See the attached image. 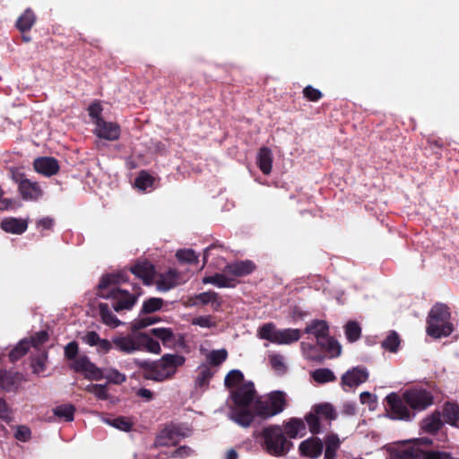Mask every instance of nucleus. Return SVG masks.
Listing matches in <instances>:
<instances>
[{
	"mask_svg": "<svg viewBox=\"0 0 459 459\" xmlns=\"http://www.w3.org/2000/svg\"><path fill=\"white\" fill-rule=\"evenodd\" d=\"M368 371L364 367H354L347 370L341 377L343 387L355 388L368 379Z\"/></svg>",
	"mask_w": 459,
	"mask_h": 459,
	"instance_id": "nucleus-12",
	"label": "nucleus"
},
{
	"mask_svg": "<svg viewBox=\"0 0 459 459\" xmlns=\"http://www.w3.org/2000/svg\"><path fill=\"white\" fill-rule=\"evenodd\" d=\"M385 401L387 403V417L391 420L410 421L414 418L415 415L408 410L403 399L397 394H388Z\"/></svg>",
	"mask_w": 459,
	"mask_h": 459,
	"instance_id": "nucleus-9",
	"label": "nucleus"
},
{
	"mask_svg": "<svg viewBox=\"0 0 459 459\" xmlns=\"http://www.w3.org/2000/svg\"><path fill=\"white\" fill-rule=\"evenodd\" d=\"M101 338L99 336V334L96 333V332H88L83 337H82V341L91 345V346H97V344L99 343L100 340Z\"/></svg>",
	"mask_w": 459,
	"mask_h": 459,
	"instance_id": "nucleus-63",
	"label": "nucleus"
},
{
	"mask_svg": "<svg viewBox=\"0 0 459 459\" xmlns=\"http://www.w3.org/2000/svg\"><path fill=\"white\" fill-rule=\"evenodd\" d=\"M400 344L399 336L396 333H391L383 342V347L390 351H395Z\"/></svg>",
	"mask_w": 459,
	"mask_h": 459,
	"instance_id": "nucleus-47",
	"label": "nucleus"
},
{
	"mask_svg": "<svg viewBox=\"0 0 459 459\" xmlns=\"http://www.w3.org/2000/svg\"><path fill=\"white\" fill-rule=\"evenodd\" d=\"M162 299L159 298H151L143 303V311L152 313L159 310L162 306Z\"/></svg>",
	"mask_w": 459,
	"mask_h": 459,
	"instance_id": "nucleus-46",
	"label": "nucleus"
},
{
	"mask_svg": "<svg viewBox=\"0 0 459 459\" xmlns=\"http://www.w3.org/2000/svg\"><path fill=\"white\" fill-rule=\"evenodd\" d=\"M78 353V344L75 342H69L65 347V356L69 359H75Z\"/></svg>",
	"mask_w": 459,
	"mask_h": 459,
	"instance_id": "nucleus-60",
	"label": "nucleus"
},
{
	"mask_svg": "<svg viewBox=\"0 0 459 459\" xmlns=\"http://www.w3.org/2000/svg\"><path fill=\"white\" fill-rule=\"evenodd\" d=\"M36 22V15L30 8L26 9L24 13L17 19L16 27L22 32L30 30Z\"/></svg>",
	"mask_w": 459,
	"mask_h": 459,
	"instance_id": "nucleus-26",
	"label": "nucleus"
},
{
	"mask_svg": "<svg viewBox=\"0 0 459 459\" xmlns=\"http://www.w3.org/2000/svg\"><path fill=\"white\" fill-rule=\"evenodd\" d=\"M151 333L159 338L163 342V344L171 343L174 340L173 332L169 328H153L152 329Z\"/></svg>",
	"mask_w": 459,
	"mask_h": 459,
	"instance_id": "nucleus-45",
	"label": "nucleus"
},
{
	"mask_svg": "<svg viewBox=\"0 0 459 459\" xmlns=\"http://www.w3.org/2000/svg\"><path fill=\"white\" fill-rule=\"evenodd\" d=\"M132 273L142 279L147 285L151 284L154 276L153 265L146 261L137 263L131 268Z\"/></svg>",
	"mask_w": 459,
	"mask_h": 459,
	"instance_id": "nucleus-21",
	"label": "nucleus"
},
{
	"mask_svg": "<svg viewBox=\"0 0 459 459\" xmlns=\"http://www.w3.org/2000/svg\"><path fill=\"white\" fill-rule=\"evenodd\" d=\"M443 417L446 420V422L455 426L459 427L457 422L459 420V405L453 403H446L443 407Z\"/></svg>",
	"mask_w": 459,
	"mask_h": 459,
	"instance_id": "nucleus-29",
	"label": "nucleus"
},
{
	"mask_svg": "<svg viewBox=\"0 0 459 459\" xmlns=\"http://www.w3.org/2000/svg\"><path fill=\"white\" fill-rule=\"evenodd\" d=\"M93 133L98 138L117 141L120 137L121 129L119 125L115 122L98 119Z\"/></svg>",
	"mask_w": 459,
	"mask_h": 459,
	"instance_id": "nucleus-11",
	"label": "nucleus"
},
{
	"mask_svg": "<svg viewBox=\"0 0 459 459\" xmlns=\"http://www.w3.org/2000/svg\"><path fill=\"white\" fill-rule=\"evenodd\" d=\"M27 227V221L22 219L8 218L1 222L3 230L13 234H21L26 230Z\"/></svg>",
	"mask_w": 459,
	"mask_h": 459,
	"instance_id": "nucleus-24",
	"label": "nucleus"
},
{
	"mask_svg": "<svg viewBox=\"0 0 459 459\" xmlns=\"http://www.w3.org/2000/svg\"><path fill=\"white\" fill-rule=\"evenodd\" d=\"M390 459H420L422 450L416 446L397 445L388 448Z\"/></svg>",
	"mask_w": 459,
	"mask_h": 459,
	"instance_id": "nucleus-16",
	"label": "nucleus"
},
{
	"mask_svg": "<svg viewBox=\"0 0 459 459\" xmlns=\"http://www.w3.org/2000/svg\"><path fill=\"white\" fill-rule=\"evenodd\" d=\"M263 437L267 451L273 455L286 454L290 446L280 426H270L263 430Z\"/></svg>",
	"mask_w": 459,
	"mask_h": 459,
	"instance_id": "nucleus-7",
	"label": "nucleus"
},
{
	"mask_svg": "<svg viewBox=\"0 0 459 459\" xmlns=\"http://www.w3.org/2000/svg\"><path fill=\"white\" fill-rule=\"evenodd\" d=\"M204 283H212L220 288L233 287V278L226 273V268L222 273H217L213 276L205 277L203 279Z\"/></svg>",
	"mask_w": 459,
	"mask_h": 459,
	"instance_id": "nucleus-28",
	"label": "nucleus"
},
{
	"mask_svg": "<svg viewBox=\"0 0 459 459\" xmlns=\"http://www.w3.org/2000/svg\"><path fill=\"white\" fill-rule=\"evenodd\" d=\"M48 333L46 331H40L28 340L30 341V343L31 346L37 348L39 345L46 342L48 341Z\"/></svg>",
	"mask_w": 459,
	"mask_h": 459,
	"instance_id": "nucleus-54",
	"label": "nucleus"
},
{
	"mask_svg": "<svg viewBox=\"0 0 459 459\" xmlns=\"http://www.w3.org/2000/svg\"><path fill=\"white\" fill-rule=\"evenodd\" d=\"M269 363L272 368L278 375H284L288 370V365L283 355L280 353H272L269 355Z\"/></svg>",
	"mask_w": 459,
	"mask_h": 459,
	"instance_id": "nucleus-32",
	"label": "nucleus"
},
{
	"mask_svg": "<svg viewBox=\"0 0 459 459\" xmlns=\"http://www.w3.org/2000/svg\"><path fill=\"white\" fill-rule=\"evenodd\" d=\"M345 335L347 339L353 342L359 339L361 334V327L355 321H349L344 326Z\"/></svg>",
	"mask_w": 459,
	"mask_h": 459,
	"instance_id": "nucleus-42",
	"label": "nucleus"
},
{
	"mask_svg": "<svg viewBox=\"0 0 459 459\" xmlns=\"http://www.w3.org/2000/svg\"><path fill=\"white\" fill-rule=\"evenodd\" d=\"M325 459H334L336 451L341 445L339 437L335 434L327 436L325 438Z\"/></svg>",
	"mask_w": 459,
	"mask_h": 459,
	"instance_id": "nucleus-34",
	"label": "nucleus"
},
{
	"mask_svg": "<svg viewBox=\"0 0 459 459\" xmlns=\"http://www.w3.org/2000/svg\"><path fill=\"white\" fill-rule=\"evenodd\" d=\"M192 324L204 328L216 326V322L211 316H197L192 320Z\"/></svg>",
	"mask_w": 459,
	"mask_h": 459,
	"instance_id": "nucleus-51",
	"label": "nucleus"
},
{
	"mask_svg": "<svg viewBox=\"0 0 459 459\" xmlns=\"http://www.w3.org/2000/svg\"><path fill=\"white\" fill-rule=\"evenodd\" d=\"M11 174L23 200L36 202L42 198L44 191L38 182L27 178L24 174L13 169H11Z\"/></svg>",
	"mask_w": 459,
	"mask_h": 459,
	"instance_id": "nucleus-8",
	"label": "nucleus"
},
{
	"mask_svg": "<svg viewBox=\"0 0 459 459\" xmlns=\"http://www.w3.org/2000/svg\"><path fill=\"white\" fill-rule=\"evenodd\" d=\"M88 111H89L90 117L94 119V125L97 124L98 119H103L100 117L101 112H102V108H101V106H100V104L99 102L92 103L88 108Z\"/></svg>",
	"mask_w": 459,
	"mask_h": 459,
	"instance_id": "nucleus-58",
	"label": "nucleus"
},
{
	"mask_svg": "<svg viewBox=\"0 0 459 459\" xmlns=\"http://www.w3.org/2000/svg\"><path fill=\"white\" fill-rule=\"evenodd\" d=\"M71 368L76 372L84 374L87 378L98 380L104 377L101 370L91 363L85 356L75 359L72 363Z\"/></svg>",
	"mask_w": 459,
	"mask_h": 459,
	"instance_id": "nucleus-13",
	"label": "nucleus"
},
{
	"mask_svg": "<svg viewBox=\"0 0 459 459\" xmlns=\"http://www.w3.org/2000/svg\"><path fill=\"white\" fill-rule=\"evenodd\" d=\"M112 342L117 350L125 353L140 351L139 334L117 337Z\"/></svg>",
	"mask_w": 459,
	"mask_h": 459,
	"instance_id": "nucleus-19",
	"label": "nucleus"
},
{
	"mask_svg": "<svg viewBox=\"0 0 459 459\" xmlns=\"http://www.w3.org/2000/svg\"><path fill=\"white\" fill-rule=\"evenodd\" d=\"M313 410L319 417L326 420H334L336 418V411L330 403L317 404Z\"/></svg>",
	"mask_w": 459,
	"mask_h": 459,
	"instance_id": "nucleus-41",
	"label": "nucleus"
},
{
	"mask_svg": "<svg viewBox=\"0 0 459 459\" xmlns=\"http://www.w3.org/2000/svg\"><path fill=\"white\" fill-rule=\"evenodd\" d=\"M300 350L303 356L308 360L318 362H322L324 360V357L317 353V349L314 344L302 342L300 343Z\"/></svg>",
	"mask_w": 459,
	"mask_h": 459,
	"instance_id": "nucleus-37",
	"label": "nucleus"
},
{
	"mask_svg": "<svg viewBox=\"0 0 459 459\" xmlns=\"http://www.w3.org/2000/svg\"><path fill=\"white\" fill-rule=\"evenodd\" d=\"M286 434L290 438H296L305 434L306 426L302 420L290 419L284 426Z\"/></svg>",
	"mask_w": 459,
	"mask_h": 459,
	"instance_id": "nucleus-27",
	"label": "nucleus"
},
{
	"mask_svg": "<svg viewBox=\"0 0 459 459\" xmlns=\"http://www.w3.org/2000/svg\"><path fill=\"white\" fill-rule=\"evenodd\" d=\"M449 319L448 307L443 304L435 305L429 314L427 333L434 338L448 336L453 332V326Z\"/></svg>",
	"mask_w": 459,
	"mask_h": 459,
	"instance_id": "nucleus-6",
	"label": "nucleus"
},
{
	"mask_svg": "<svg viewBox=\"0 0 459 459\" xmlns=\"http://www.w3.org/2000/svg\"><path fill=\"white\" fill-rule=\"evenodd\" d=\"M74 408L71 404H64L54 409V414L58 418H64L67 421L74 420Z\"/></svg>",
	"mask_w": 459,
	"mask_h": 459,
	"instance_id": "nucleus-44",
	"label": "nucleus"
},
{
	"mask_svg": "<svg viewBox=\"0 0 459 459\" xmlns=\"http://www.w3.org/2000/svg\"><path fill=\"white\" fill-rule=\"evenodd\" d=\"M140 351L145 350L148 352L159 354L161 351L160 343L145 333H139Z\"/></svg>",
	"mask_w": 459,
	"mask_h": 459,
	"instance_id": "nucleus-30",
	"label": "nucleus"
},
{
	"mask_svg": "<svg viewBox=\"0 0 459 459\" xmlns=\"http://www.w3.org/2000/svg\"><path fill=\"white\" fill-rule=\"evenodd\" d=\"M312 377L316 382L319 384L333 382L335 380L333 372L329 368H319L313 371Z\"/></svg>",
	"mask_w": 459,
	"mask_h": 459,
	"instance_id": "nucleus-40",
	"label": "nucleus"
},
{
	"mask_svg": "<svg viewBox=\"0 0 459 459\" xmlns=\"http://www.w3.org/2000/svg\"><path fill=\"white\" fill-rule=\"evenodd\" d=\"M198 300L204 304L217 302L218 296L215 292H204L197 297Z\"/></svg>",
	"mask_w": 459,
	"mask_h": 459,
	"instance_id": "nucleus-64",
	"label": "nucleus"
},
{
	"mask_svg": "<svg viewBox=\"0 0 459 459\" xmlns=\"http://www.w3.org/2000/svg\"><path fill=\"white\" fill-rule=\"evenodd\" d=\"M404 402L413 410L422 411L433 403L430 393L422 389H412L403 393Z\"/></svg>",
	"mask_w": 459,
	"mask_h": 459,
	"instance_id": "nucleus-10",
	"label": "nucleus"
},
{
	"mask_svg": "<svg viewBox=\"0 0 459 459\" xmlns=\"http://www.w3.org/2000/svg\"><path fill=\"white\" fill-rule=\"evenodd\" d=\"M184 437L179 427L169 426L165 428L156 438V444L161 446H176Z\"/></svg>",
	"mask_w": 459,
	"mask_h": 459,
	"instance_id": "nucleus-14",
	"label": "nucleus"
},
{
	"mask_svg": "<svg viewBox=\"0 0 459 459\" xmlns=\"http://www.w3.org/2000/svg\"><path fill=\"white\" fill-rule=\"evenodd\" d=\"M286 406V394L282 391H273L264 397L256 399L253 405L252 412L255 414V417L257 416L266 420L283 411Z\"/></svg>",
	"mask_w": 459,
	"mask_h": 459,
	"instance_id": "nucleus-4",
	"label": "nucleus"
},
{
	"mask_svg": "<svg viewBox=\"0 0 459 459\" xmlns=\"http://www.w3.org/2000/svg\"><path fill=\"white\" fill-rule=\"evenodd\" d=\"M176 257L180 263L186 264L196 263L198 260L195 251L189 248L178 250L176 253Z\"/></svg>",
	"mask_w": 459,
	"mask_h": 459,
	"instance_id": "nucleus-43",
	"label": "nucleus"
},
{
	"mask_svg": "<svg viewBox=\"0 0 459 459\" xmlns=\"http://www.w3.org/2000/svg\"><path fill=\"white\" fill-rule=\"evenodd\" d=\"M15 437L20 441H27L30 437V430L26 426H19L15 432Z\"/></svg>",
	"mask_w": 459,
	"mask_h": 459,
	"instance_id": "nucleus-62",
	"label": "nucleus"
},
{
	"mask_svg": "<svg viewBox=\"0 0 459 459\" xmlns=\"http://www.w3.org/2000/svg\"><path fill=\"white\" fill-rule=\"evenodd\" d=\"M185 362L183 356L177 354H166L159 360L148 364L144 369V377L147 379L162 382L172 377L178 367Z\"/></svg>",
	"mask_w": 459,
	"mask_h": 459,
	"instance_id": "nucleus-3",
	"label": "nucleus"
},
{
	"mask_svg": "<svg viewBox=\"0 0 459 459\" xmlns=\"http://www.w3.org/2000/svg\"><path fill=\"white\" fill-rule=\"evenodd\" d=\"M443 422L439 412H434L425 418L420 424L421 429L429 434H436L442 427Z\"/></svg>",
	"mask_w": 459,
	"mask_h": 459,
	"instance_id": "nucleus-25",
	"label": "nucleus"
},
{
	"mask_svg": "<svg viewBox=\"0 0 459 459\" xmlns=\"http://www.w3.org/2000/svg\"><path fill=\"white\" fill-rule=\"evenodd\" d=\"M233 402L229 417L238 425L247 428L255 420L253 405L256 400V391L252 382L240 385L230 391Z\"/></svg>",
	"mask_w": 459,
	"mask_h": 459,
	"instance_id": "nucleus-1",
	"label": "nucleus"
},
{
	"mask_svg": "<svg viewBox=\"0 0 459 459\" xmlns=\"http://www.w3.org/2000/svg\"><path fill=\"white\" fill-rule=\"evenodd\" d=\"M152 178L145 172H142L135 179V186L141 190H145L152 185Z\"/></svg>",
	"mask_w": 459,
	"mask_h": 459,
	"instance_id": "nucleus-50",
	"label": "nucleus"
},
{
	"mask_svg": "<svg viewBox=\"0 0 459 459\" xmlns=\"http://www.w3.org/2000/svg\"><path fill=\"white\" fill-rule=\"evenodd\" d=\"M318 345L329 353L331 358L339 357L342 353V346L341 344L333 338L327 336L325 340L322 341Z\"/></svg>",
	"mask_w": 459,
	"mask_h": 459,
	"instance_id": "nucleus-31",
	"label": "nucleus"
},
{
	"mask_svg": "<svg viewBox=\"0 0 459 459\" xmlns=\"http://www.w3.org/2000/svg\"><path fill=\"white\" fill-rule=\"evenodd\" d=\"M30 341L28 339L22 340L10 352L9 357L11 360L14 361L24 356L30 347Z\"/></svg>",
	"mask_w": 459,
	"mask_h": 459,
	"instance_id": "nucleus-39",
	"label": "nucleus"
},
{
	"mask_svg": "<svg viewBox=\"0 0 459 459\" xmlns=\"http://www.w3.org/2000/svg\"><path fill=\"white\" fill-rule=\"evenodd\" d=\"M256 163L264 174L268 175L271 173L273 168V153L268 147L259 149Z\"/></svg>",
	"mask_w": 459,
	"mask_h": 459,
	"instance_id": "nucleus-23",
	"label": "nucleus"
},
{
	"mask_svg": "<svg viewBox=\"0 0 459 459\" xmlns=\"http://www.w3.org/2000/svg\"><path fill=\"white\" fill-rule=\"evenodd\" d=\"M99 309L101 320L105 325L112 328L117 327L120 325V321L109 310L108 306L107 304L100 303L99 305Z\"/></svg>",
	"mask_w": 459,
	"mask_h": 459,
	"instance_id": "nucleus-36",
	"label": "nucleus"
},
{
	"mask_svg": "<svg viewBox=\"0 0 459 459\" xmlns=\"http://www.w3.org/2000/svg\"><path fill=\"white\" fill-rule=\"evenodd\" d=\"M255 266L250 261L237 262L226 266V273H229L233 281L237 277H242L252 273Z\"/></svg>",
	"mask_w": 459,
	"mask_h": 459,
	"instance_id": "nucleus-22",
	"label": "nucleus"
},
{
	"mask_svg": "<svg viewBox=\"0 0 459 459\" xmlns=\"http://www.w3.org/2000/svg\"><path fill=\"white\" fill-rule=\"evenodd\" d=\"M125 281L122 274H108L99 283L98 295L103 299H114L116 303L113 307L116 311L131 308L136 300L135 296L117 287V284Z\"/></svg>",
	"mask_w": 459,
	"mask_h": 459,
	"instance_id": "nucleus-2",
	"label": "nucleus"
},
{
	"mask_svg": "<svg viewBox=\"0 0 459 459\" xmlns=\"http://www.w3.org/2000/svg\"><path fill=\"white\" fill-rule=\"evenodd\" d=\"M304 97L310 101H316L322 97V93L319 90L313 88L312 86H307L303 90Z\"/></svg>",
	"mask_w": 459,
	"mask_h": 459,
	"instance_id": "nucleus-57",
	"label": "nucleus"
},
{
	"mask_svg": "<svg viewBox=\"0 0 459 459\" xmlns=\"http://www.w3.org/2000/svg\"><path fill=\"white\" fill-rule=\"evenodd\" d=\"M305 420L308 425L311 433H318L320 431L319 416L316 412H310Z\"/></svg>",
	"mask_w": 459,
	"mask_h": 459,
	"instance_id": "nucleus-48",
	"label": "nucleus"
},
{
	"mask_svg": "<svg viewBox=\"0 0 459 459\" xmlns=\"http://www.w3.org/2000/svg\"><path fill=\"white\" fill-rule=\"evenodd\" d=\"M214 375V370H212L208 365H201L198 368V374L195 378V385L204 388L208 385L210 379Z\"/></svg>",
	"mask_w": 459,
	"mask_h": 459,
	"instance_id": "nucleus-33",
	"label": "nucleus"
},
{
	"mask_svg": "<svg viewBox=\"0 0 459 459\" xmlns=\"http://www.w3.org/2000/svg\"><path fill=\"white\" fill-rule=\"evenodd\" d=\"M185 280L182 279L180 273L174 270L169 269L166 273L160 274L156 281L157 289L160 291H167L177 285L183 283Z\"/></svg>",
	"mask_w": 459,
	"mask_h": 459,
	"instance_id": "nucleus-15",
	"label": "nucleus"
},
{
	"mask_svg": "<svg viewBox=\"0 0 459 459\" xmlns=\"http://www.w3.org/2000/svg\"><path fill=\"white\" fill-rule=\"evenodd\" d=\"M105 377L108 379L110 382L115 384L123 383L126 380L125 375L121 374L117 370L112 369L110 370Z\"/></svg>",
	"mask_w": 459,
	"mask_h": 459,
	"instance_id": "nucleus-61",
	"label": "nucleus"
},
{
	"mask_svg": "<svg viewBox=\"0 0 459 459\" xmlns=\"http://www.w3.org/2000/svg\"><path fill=\"white\" fill-rule=\"evenodd\" d=\"M299 451L304 456L317 458L322 454L323 443L319 438H308L300 443Z\"/></svg>",
	"mask_w": 459,
	"mask_h": 459,
	"instance_id": "nucleus-20",
	"label": "nucleus"
},
{
	"mask_svg": "<svg viewBox=\"0 0 459 459\" xmlns=\"http://www.w3.org/2000/svg\"><path fill=\"white\" fill-rule=\"evenodd\" d=\"M304 332L314 335L318 344L328 336L329 325L325 320L315 319L307 325Z\"/></svg>",
	"mask_w": 459,
	"mask_h": 459,
	"instance_id": "nucleus-18",
	"label": "nucleus"
},
{
	"mask_svg": "<svg viewBox=\"0 0 459 459\" xmlns=\"http://www.w3.org/2000/svg\"><path fill=\"white\" fill-rule=\"evenodd\" d=\"M47 359L48 355L47 353L44 352L42 355H40L32 361L31 366L34 373L39 374L45 370Z\"/></svg>",
	"mask_w": 459,
	"mask_h": 459,
	"instance_id": "nucleus-52",
	"label": "nucleus"
},
{
	"mask_svg": "<svg viewBox=\"0 0 459 459\" xmlns=\"http://www.w3.org/2000/svg\"><path fill=\"white\" fill-rule=\"evenodd\" d=\"M207 363L213 367L220 366L228 357V352L225 349L213 350L207 351L205 354Z\"/></svg>",
	"mask_w": 459,
	"mask_h": 459,
	"instance_id": "nucleus-35",
	"label": "nucleus"
},
{
	"mask_svg": "<svg viewBox=\"0 0 459 459\" xmlns=\"http://www.w3.org/2000/svg\"><path fill=\"white\" fill-rule=\"evenodd\" d=\"M450 454L445 452L422 451L420 459H450Z\"/></svg>",
	"mask_w": 459,
	"mask_h": 459,
	"instance_id": "nucleus-55",
	"label": "nucleus"
},
{
	"mask_svg": "<svg viewBox=\"0 0 459 459\" xmlns=\"http://www.w3.org/2000/svg\"><path fill=\"white\" fill-rule=\"evenodd\" d=\"M33 167L36 172L45 176L51 177L59 170V165L56 159L51 157H40L34 160Z\"/></svg>",
	"mask_w": 459,
	"mask_h": 459,
	"instance_id": "nucleus-17",
	"label": "nucleus"
},
{
	"mask_svg": "<svg viewBox=\"0 0 459 459\" xmlns=\"http://www.w3.org/2000/svg\"><path fill=\"white\" fill-rule=\"evenodd\" d=\"M246 383L243 374L239 370H231L225 377V385L231 390Z\"/></svg>",
	"mask_w": 459,
	"mask_h": 459,
	"instance_id": "nucleus-38",
	"label": "nucleus"
},
{
	"mask_svg": "<svg viewBox=\"0 0 459 459\" xmlns=\"http://www.w3.org/2000/svg\"><path fill=\"white\" fill-rule=\"evenodd\" d=\"M87 391L93 394L99 399H106L108 397L105 385H91L87 387Z\"/></svg>",
	"mask_w": 459,
	"mask_h": 459,
	"instance_id": "nucleus-53",
	"label": "nucleus"
},
{
	"mask_svg": "<svg viewBox=\"0 0 459 459\" xmlns=\"http://www.w3.org/2000/svg\"><path fill=\"white\" fill-rule=\"evenodd\" d=\"M359 400L361 403L367 404L369 409H374L377 404V396L369 392H362Z\"/></svg>",
	"mask_w": 459,
	"mask_h": 459,
	"instance_id": "nucleus-56",
	"label": "nucleus"
},
{
	"mask_svg": "<svg viewBox=\"0 0 459 459\" xmlns=\"http://www.w3.org/2000/svg\"><path fill=\"white\" fill-rule=\"evenodd\" d=\"M107 422L123 431H128L131 429L132 427L131 423L123 418H117L113 420L112 421L108 420Z\"/></svg>",
	"mask_w": 459,
	"mask_h": 459,
	"instance_id": "nucleus-59",
	"label": "nucleus"
},
{
	"mask_svg": "<svg viewBox=\"0 0 459 459\" xmlns=\"http://www.w3.org/2000/svg\"><path fill=\"white\" fill-rule=\"evenodd\" d=\"M0 419L5 422L13 420V410L3 398H0Z\"/></svg>",
	"mask_w": 459,
	"mask_h": 459,
	"instance_id": "nucleus-49",
	"label": "nucleus"
},
{
	"mask_svg": "<svg viewBox=\"0 0 459 459\" xmlns=\"http://www.w3.org/2000/svg\"><path fill=\"white\" fill-rule=\"evenodd\" d=\"M302 333L298 328L278 329L273 323H266L257 329V337L277 345H291L299 342Z\"/></svg>",
	"mask_w": 459,
	"mask_h": 459,
	"instance_id": "nucleus-5",
	"label": "nucleus"
}]
</instances>
